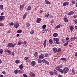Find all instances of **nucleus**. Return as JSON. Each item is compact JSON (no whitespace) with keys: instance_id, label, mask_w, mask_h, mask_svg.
I'll list each match as a JSON object with an SVG mask.
<instances>
[{"instance_id":"nucleus-1","label":"nucleus","mask_w":77,"mask_h":77,"mask_svg":"<svg viewBox=\"0 0 77 77\" xmlns=\"http://www.w3.org/2000/svg\"><path fill=\"white\" fill-rule=\"evenodd\" d=\"M59 39L58 38H53V41L54 43H56L57 44H59L60 42L59 41Z\"/></svg>"},{"instance_id":"nucleus-2","label":"nucleus","mask_w":77,"mask_h":77,"mask_svg":"<svg viewBox=\"0 0 77 77\" xmlns=\"http://www.w3.org/2000/svg\"><path fill=\"white\" fill-rule=\"evenodd\" d=\"M69 71V69L67 67H66L64 68L63 70V72L64 73H67Z\"/></svg>"},{"instance_id":"nucleus-3","label":"nucleus","mask_w":77,"mask_h":77,"mask_svg":"<svg viewBox=\"0 0 77 77\" xmlns=\"http://www.w3.org/2000/svg\"><path fill=\"white\" fill-rule=\"evenodd\" d=\"M55 69H56V70H58L59 71V72H61V73H63V71L62 69H60L59 66L56 67Z\"/></svg>"},{"instance_id":"nucleus-4","label":"nucleus","mask_w":77,"mask_h":77,"mask_svg":"<svg viewBox=\"0 0 77 77\" xmlns=\"http://www.w3.org/2000/svg\"><path fill=\"white\" fill-rule=\"evenodd\" d=\"M24 60H25L26 62H29L30 61V58H29V57H26L24 58Z\"/></svg>"},{"instance_id":"nucleus-5","label":"nucleus","mask_w":77,"mask_h":77,"mask_svg":"<svg viewBox=\"0 0 77 77\" xmlns=\"http://www.w3.org/2000/svg\"><path fill=\"white\" fill-rule=\"evenodd\" d=\"M69 5V2L68 1L65 2L63 5V6H66Z\"/></svg>"},{"instance_id":"nucleus-6","label":"nucleus","mask_w":77,"mask_h":77,"mask_svg":"<svg viewBox=\"0 0 77 77\" xmlns=\"http://www.w3.org/2000/svg\"><path fill=\"white\" fill-rule=\"evenodd\" d=\"M8 47H14V45H13V43H9L8 44Z\"/></svg>"},{"instance_id":"nucleus-7","label":"nucleus","mask_w":77,"mask_h":77,"mask_svg":"<svg viewBox=\"0 0 77 77\" xmlns=\"http://www.w3.org/2000/svg\"><path fill=\"white\" fill-rule=\"evenodd\" d=\"M14 27L15 28H18L19 27V23H15L14 24Z\"/></svg>"},{"instance_id":"nucleus-8","label":"nucleus","mask_w":77,"mask_h":77,"mask_svg":"<svg viewBox=\"0 0 77 77\" xmlns=\"http://www.w3.org/2000/svg\"><path fill=\"white\" fill-rule=\"evenodd\" d=\"M29 75L30 77H35V75L32 72H30L29 73Z\"/></svg>"},{"instance_id":"nucleus-9","label":"nucleus","mask_w":77,"mask_h":77,"mask_svg":"<svg viewBox=\"0 0 77 77\" xmlns=\"http://www.w3.org/2000/svg\"><path fill=\"white\" fill-rule=\"evenodd\" d=\"M4 17H5V16H0V21H2L4 20Z\"/></svg>"},{"instance_id":"nucleus-10","label":"nucleus","mask_w":77,"mask_h":77,"mask_svg":"<svg viewBox=\"0 0 77 77\" xmlns=\"http://www.w3.org/2000/svg\"><path fill=\"white\" fill-rule=\"evenodd\" d=\"M31 64L32 66H35L36 65V62L34 61H32L31 63Z\"/></svg>"},{"instance_id":"nucleus-11","label":"nucleus","mask_w":77,"mask_h":77,"mask_svg":"<svg viewBox=\"0 0 77 77\" xmlns=\"http://www.w3.org/2000/svg\"><path fill=\"white\" fill-rule=\"evenodd\" d=\"M24 5L23 4L22 5L20 6L19 8L21 11H22L23 9L24 8Z\"/></svg>"},{"instance_id":"nucleus-12","label":"nucleus","mask_w":77,"mask_h":77,"mask_svg":"<svg viewBox=\"0 0 77 77\" xmlns=\"http://www.w3.org/2000/svg\"><path fill=\"white\" fill-rule=\"evenodd\" d=\"M45 56L43 54H41L39 57L40 59H42L43 58H44Z\"/></svg>"},{"instance_id":"nucleus-13","label":"nucleus","mask_w":77,"mask_h":77,"mask_svg":"<svg viewBox=\"0 0 77 77\" xmlns=\"http://www.w3.org/2000/svg\"><path fill=\"white\" fill-rule=\"evenodd\" d=\"M74 14V11H70L68 13V15H73Z\"/></svg>"},{"instance_id":"nucleus-14","label":"nucleus","mask_w":77,"mask_h":77,"mask_svg":"<svg viewBox=\"0 0 77 77\" xmlns=\"http://www.w3.org/2000/svg\"><path fill=\"white\" fill-rule=\"evenodd\" d=\"M23 72H24V70L21 69L18 71V73L19 74H21Z\"/></svg>"},{"instance_id":"nucleus-15","label":"nucleus","mask_w":77,"mask_h":77,"mask_svg":"<svg viewBox=\"0 0 77 77\" xmlns=\"http://www.w3.org/2000/svg\"><path fill=\"white\" fill-rule=\"evenodd\" d=\"M53 51L55 53H57V48H54L53 49Z\"/></svg>"},{"instance_id":"nucleus-16","label":"nucleus","mask_w":77,"mask_h":77,"mask_svg":"<svg viewBox=\"0 0 77 77\" xmlns=\"http://www.w3.org/2000/svg\"><path fill=\"white\" fill-rule=\"evenodd\" d=\"M53 37H57V36H58V34L56 33H54L53 34Z\"/></svg>"},{"instance_id":"nucleus-17","label":"nucleus","mask_w":77,"mask_h":77,"mask_svg":"<svg viewBox=\"0 0 77 77\" xmlns=\"http://www.w3.org/2000/svg\"><path fill=\"white\" fill-rule=\"evenodd\" d=\"M41 21V19L40 18H38L37 20V22L38 23H40V22Z\"/></svg>"},{"instance_id":"nucleus-18","label":"nucleus","mask_w":77,"mask_h":77,"mask_svg":"<svg viewBox=\"0 0 77 77\" xmlns=\"http://www.w3.org/2000/svg\"><path fill=\"white\" fill-rule=\"evenodd\" d=\"M27 42L26 41H24L23 42V46L24 47H27Z\"/></svg>"},{"instance_id":"nucleus-19","label":"nucleus","mask_w":77,"mask_h":77,"mask_svg":"<svg viewBox=\"0 0 77 77\" xmlns=\"http://www.w3.org/2000/svg\"><path fill=\"white\" fill-rule=\"evenodd\" d=\"M46 43H47V40H45L44 41V42L43 43V45L44 47H46Z\"/></svg>"},{"instance_id":"nucleus-20","label":"nucleus","mask_w":77,"mask_h":77,"mask_svg":"<svg viewBox=\"0 0 77 77\" xmlns=\"http://www.w3.org/2000/svg\"><path fill=\"white\" fill-rule=\"evenodd\" d=\"M77 39V37H72L70 39V40L71 41H74V40H75V39Z\"/></svg>"},{"instance_id":"nucleus-21","label":"nucleus","mask_w":77,"mask_h":77,"mask_svg":"<svg viewBox=\"0 0 77 77\" xmlns=\"http://www.w3.org/2000/svg\"><path fill=\"white\" fill-rule=\"evenodd\" d=\"M46 4H47V5H50V4H51V3H50V2H49V1H48V0H45V1Z\"/></svg>"},{"instance_id":"nucleus-22","label":"nucleus","mask_w":77,"mask_h":77,"mask_svg":"<svg viewBox=\"0 0 77 77\" xmlns=\"http://www.w3.org/2000/svg\"><path fill=\"white\" fill-rule=\"evenodd\" d=\"M23 42L21 41H20L18 42L17 43V45H21V44H23Z\"/></svg>"},{"instance_id":"nucleus-23","label":"nucleus","mask_w":77,"mask_h":77,"mask_svg":"<svg viewBox=\"0 0 77 77\" xmlns=\"http://www.w3.org/2000/svg\"><path fill=\"white\" fill-rule=\"evenodd\" d=\"M69 41H67L64 44V47H66V46L67 45H68V42H69Z\"/></svg>"},{"instance_id":"nucleus-24","label":"nucleus","mask_w":77,"mask_h":77,"mask_svg":"<svg viewBox=\"0 0 77 77\" xmlns=\"http://www.w3.org/2000/svg\"><path fill=\"white\" fill-rule=\"evenodd\" d=\"M19 68L20 69H22L23 68V65L22 64L20 65L19 66Z\"/></svg>"},{"instance_id":"nucleus-25","label":"nucleus","mask_w":77,"mask_h":77,"mask_svg":"<svg viewBox=\"0 0 77 77\" xmlns=\"http://www.w3.org/2000/svg\"><path fill=\"white\" fill-rule=\"evenodd\" d=\"M49 42L50 44H52L53 42V40L51 39H50L49 40Z\"/></svg>"},{"instance_id":"nucleus-26","label":"nucleus","mask_w":77,"mask_h":77,"mask_svg":"<svg viewBox=\"0 0 77 77\" xmlns=\"http://www.w3.org/2000/svg\"><path fill=\"white\" fill-rule=\"evenodd\" d=\"M17 33H22V30L19 29L17 31Z\"/></svg>"},{"instance_id":"nucleus-27","label":"nucleus","mask_w":77,"mask_h":77,"mask_svg":"<svg viewBox=\"0 0 77 77\" xmlns=\"http://www.w3.org/2000/svg\"><path fill=\"white\" fill-rule=\"evenodd\" d=\"M64 20L65 22L66 23L68 22V19H67V18L66 17H65L64 19Z\"/></svg>"},{"instance_id":"nucleus-28","label":"nucleus","mask_w":77,"mask_h":77,"mask_svg":"<svg viewBox=\"0 0 77 77\" xmlns=\"http://www.w3.org/2000/svg\"><path fill=\"white\" fill-rule=\"evenodd\" d=\"M70 30L71 32H72L74 30V27L72 26H70Z\"/></svg>"},{"instance_id":"nucleus-29","label":"nucleus","mask_w":77,"mask_h":77,"mask_svg":"<svg viewBox=\"0 0 77 77\" xmlns=\"http://www.w3.org/2000/svg\"><path fill=\"white\" fill-rule=\"evenodd\" d=\"M5 52H6L7 53H11V51L8 50V49H5Z\"/></svg>"},{"instance_id":"nucleus-30","label":"nucleus","mask_w":77,"mask_h":77,"mask_svg":"<svg viewBox=\"0 0 77 77\" xmlns=\"http://www.w3.org/2000/svg\"><path fill=\"white\" fill-rule=\"evenodd\" d=\"M60 60L66 61V58H62L60 59Z\"/></svg>"},{"instance_id":"nucleus-31","label":"nucleus","mask_w":77,"mask_h":77,"mask_svg":"<svg viewBox=\"0 0 77 77\" xmlns=\"http://www.w3.org/2000/svg\"><path fill=\"white\" fill-rule=\"evenodd\" d=\"M47 27V25L45 24L43 25L42 26V28L43 29H45V28Z\"/></svg>"},{"instance_id":"nucleus-32","label":"nucleus","mask_w":77,"mask_h":77,"mask_svg":"<svg viewBox=\"0 0 77 77\" xmlns=\"http://www.w3.org/2000/svg\"><path fill=\"white\" fill-rule=\"evenodd\" d=\"M61 26V25H60V24H59L58 25H57L56 26V27L57 29H59L60 28V27Z\"/></svg>"},{"instance_id":"nucleus-33","label":"nucleus","mask_w":77,"mask_h":77,"mask_svg":"<svg viewBox=\"0 0 77 77\" xmlns=\"http://www.w3.org/2000/svg\"><path fill=\"white\" fill-rule=\"evenodd\" d=\"M38 63H42V60L41 59H38Z\"/></svg>"},{"instance_id":"nucleus-34","label":"nucleus","mask_w":77,"mask_h":77,"mask_svg":"<svg viewBox=\"0 0 77 77\" xmlns=\"http://www.w3.org/2000/svg\"><path fill=\"white\" fill-rule=\"evenodd\" d=\"M54 75H57V71L56 70H54Z\"/></svg>"},{"instance_id":"nucleus-35","label":"nucleus","mask_w":77,"mask_h":77,"mask_svg":"<svg viewBox=\"0 0 77 77\" xmlns=\"http://www.w3.org/2000/svg\"><path fill=\"white\" fill-rule=\"evenodd\" d=\"M3 5H0V9L1 10H2V9H3Z\"/></svg>"},{"instance_id":"nucleus-36","label":"nucleus","mask_w":77,"mask_h":77,"mask_svg":"<svg viewBox=\"0 0 77 77\" xmlns=\"http://www.w3.org/2000/svg\"><path fill=\"white\" fill-rule=\"evenodd\" d=\"M45 57H48V54L46 53L45 54Z\"/></svg>"},{"instance_id":"nucleus-37","label":"nucleus","mask_w":77,"mask_h":77,"mask_svg":"<svg viewBox=\"0 0 77 77\" xmlns=\"http://www.w3.org/2000/svg\"><path fill=\"white\" fill-rule=\"evenodd\" d=\"M73 23L75 24H77V20H73Z\"/></svg>"},{"instance_id":"nucleus-38","label":"nucleus","mask_w":77,"mask_h":77,"mask_svg":"<svg viewBox=\"0 0 77 77\" xmlns=\"http://www.w3.org/2000/svg\"><path fill=\"white\" fill-rule=\"evenodd\" d=\"M18 70L16 69L14 71V73L15 74H18Z\"/></svg>"},{"instance_id":"nucleus-39","label":"nucleus","mask_w":77,"mask_h":77,"mask_svg":"<svg viewBox=\"0 0 77 77\" xmlns=\"http://www.w3.org/2000/svg\"><path fill=\"white\" fill-rule=\"evenodd\" d=\"M49 14L48 13H47V15H45V17L46 18H48L49 17Z\"/></svg>"},{"instance_id":"nucleus-40","label":"nucleus","mask_w":77,"mask_h":77,"mask_svg":"<svg viewBox=\"0 0 77 77\" xmlns=\"http://www.w3.org/2000/svg\"><path fill=\"white\" fill-rule=\"evenodd\" d=\"M15 63L17 64H18V63H19V60H15Z\"/></svg>"},{"instance_id":"nucleus-41","label":"nucleus","mask_w":77,"mask_h":77,"mask_svg":"<svg viewBox=\"0 0 77 77\" xmlns=\"http://www.w3.org/2000/svg\"><path fill=\"white\" fill-rule=\"evenodd\" d=\"M9 26H14V23L13 22H10L9 23Z\"/></svg>"},{"instance_id":"nucleus-42","label":"nucleus","mask_w":77,"mask_h":77,"mask_svg":"<svg viewBox=\"0 0 77 77\" xmlns=\"http://www.w3.org/2000/svg\"><path fill=\"white\" fill-rule=\"evenodd\" d=\"M30 9H31V7H30V6H28V7L27 10L28 11H30Z\"/></svg>"},{"instance_id":"nucleus-43","label":"nucleus","mask_w":77,"mask_h":77,"mask_svg":"<svg viewBox=\"0 0 77 77\" xmlns=\"http://www.w3.org/2000/svg\"><path fill=\"white\" fill-rule=\"evenodd\" d=\"M42 61L43 63H46V62L47 61V60L45 59H43Z\"/></svg>"},{"instance_id":"nucleus-44","label":"nucleus","mask_w":77,"mask_h":77,"mask_svg":"<svg viewBox=\"0 0 77 77\" xmlns=\"http://www.w3.org/2000/svg\"><path fill=\"white\" fill-rule=\"evenodd\" d=\"M3 50L2 49H1L0 50V54H2L3 53Z\"/></svg>"},{"instance_id":"nucleus-45","label":"nucleus","mask_w":77,"mask_h":77,"mask_svg":"<svg viewBox=\"0 0 77 77\" xmlns=\"http://www.w3.org/2000/svg\"><path fill=\"white\" fill-rule=\"evenodd\" d=\"M30 34L31 35H33L34 33V30H32L30 32Z\"/></svg>"},{"instance_id":"nucleus-46","label":"nucleus","mask_w":77,"mask_h":77,"mask_svg":"<svg viewBox=\"0 0 77 77\" xmlns=\"http://www.w3.org/2000/svg\"><path fill=\"white\" fill-rule=\"evenodd\" d=\"M49 74L50 75H53V72L52 71H50L49 72Z\"/></svg>"},{"instance_id":"nucleus-47","label":"nucleus","mask_w":77,"mask_h":77,"mask_svg":"<svg viewBox=\"0 0 77 77\" xmlns=\"http://www.w3.org/2000/svg\"><path fill=\"white\" fill-rule=\"evenodd\" d=\"M71 2L72 4H75V1L74 0H72Z\"/></svg>"},{"instance_id":"nucleus-48","label":"nucleus","mask_w":77,"mask_h":77,"mask_svg":"<svg viewBox=\"0 0 77 77\" xmlns=\"http://www.w3.org/2000/svg\"><path fill=\"white\" fill-rule=\"evenodd\" d=\"M60 51H61V49H60V48H59L58 49L57 51V53H59V52H60Z\"/></svg>"},{"instance_id":"nucleus-49","label":"nucleus","mask_w":77,"mask_h":77,"mask_svg":"<svg viewBox=\"0 0 77 77\" xmlns=\"http://www.w3.org/2000/svg\"><path fill=\"white\" fill-rule=\"evenodd\" d=\"M44 30H43V32H44H44H47V31H48V29H44Z\"/></svg>"},{"instance_id":"nucleus-50","label":"nucleus","mask_w":77,"mask_h":77,"mask_svg":"<svg viewBox=\"0 0 77 77\" xmlns=\"http://www.w3.org/2000/svg\"><path fill=\"white\" fill-rule=\"evenodd\" d=\"M0 26L3 27V26H4V24L3 23H0Z\"/></svg>"},{"instance_id":"nucleus-51","label":"nucleus","mask_w":77,"mask_h":77,"mask_svg":"<svg viewBox=\"0 0 77 77\" xmlns=\"http://www.w3.org/2000/svg\"><path fill=\"white\" fill-rule=\"evenodd\" d=\"M72 71L73 74H75V71H74V69H72Z\"/></svg>"},{"instance_id":"nucleus-52","label":"nucleus","mask_w":77,"mask_h":77,"mask_svg":"<svg viewBox=\"0 0 77 77\" xmlns=\"http://www.w3.org/2000/svg\"><path fill=\"white\" fill-rule=\"evenodd\" d=\"M2 73L3 74L5 75L6 74V72L5 71H4L2 72Z\"/></svg>"},{"instance_id":"nucleus-53","label":"nucleus","mask_w":77,"mask_h":77,"mask_svg":"<svg viewBox=\"0 0 77 77\" xmlns=\"http://www.w3.org/2000/svg\"><path fill=\"white\" fill-rule=\"evenodd\" d=\"M26 25L28 27H30V23H27L26 24Z\"/></svg>"},{"instance_id":"nucleus-54","label":"nucleus","mask_w":77,"mask_h":77,"mask_svg":"<svg viewBox=\"0 0 77 77\" xmlns=\"http://www.w3.org/2000/svg\"><path fill=\"white\" fill-rule=\"evenodd\" d=\"M46 65H49L50 64V63H49V62L47 61H46Z\"/></svg>"},{"instance_id":"nucleus-55","label":"nucleus","mask_w":77,"mask_h":77,"mask_svg":"<svg viewBox=\"0 0 77 77\" xmlns=\"http://www.w3.org/2000/svg\"><path fill=\"white\" fill-rule=\"evenodd\" d=\"M39 12H40V13H41V14L42 12H44V11H43V10H40L39 11Z\"/></svg>"},{"instance_id":"nucleus-56","label":"nucleus","mask_w":77,"mask_h":77,"mask_svg":"<svg viewBox=\"0 0 77 77\" xmlns=\"http://www.w3.org/2000/svg\"><path fill=\"white\" fill-rule=\"evenodd\" d=\"M73 17L74 18H77V15H74L73 16Z\"/></svg>"},{"instance_id":"nucleus-57","label":"nucleus","mask_w":77,"mask_h":77,"mask_svg":"<svg viewBox=\"0 0 77 77\" xmlns=\"http://www.w3.org/2000/svg\"><path fill=\"white\" fill-rule=\"evenodd\" d=\"M23 19H24L25 18H26V16H24V15H23Z\"/></svg>"},{"instance_id":"nucleus-58","label":"nucleus","mask_w":77,"mask_h":77,"mask_svg":"<svg viewBox=\"0 0 77 77\" xmlns=\"http://www.w3.org/2000/svg\"><path fill=\"white\" fill-rule=\"evenodd\" d=\"M23 76L24 77H27V75L26 74H23Z\"/></svg>"},{"instance_id":"nucleus-59","label":"nucleus","mask_w":77,"mask_h":77,"mask_svg":"<svg viewBox=\"0 0 77 77\" xmlns=\"http://www.w3.org/2000/svg\"><path fill=\"white\" fill-rule=\"evenodd\" d=\"M58 77H62V76L60 74L58 75Z\"/></svg>"},{"instance_id":"nucleus-60","label":"nucleus","mask_w":77,"mask_h":77,"mask_svg":"<svg viewBox=\"0 0 77 77\" xmlns=\"http://www.w3.org/2000/svg\"><path fill=\"white\" fill-rule=\"evenodd\" d=\"M63 43H65V39H63Z\"/></svg>"},{"instance_id":"nucleus-61","label":"nucleus","mask_w":77,"mask_h":77,"mask_svg":"<svg viewBox=\"0 0 77 77\" xmlns=\"http://www.w3.org/2000/svg\"><path fill=\"white\" fill-rule=\"evenodd\" d=\"M24 15V16H26H26H27V13H25Z\"/></svg>"},{"instance_id":"nucleus-62","label":"nucleus","mask_w":77,"mask_h":77,"mask_svg":"<svg viewBox=\"0 0 77 77\" xmlns=\"http://www.w3.org/2000/svg\"><path fill=\"white\" fill-rule=\"evenodd\" d=\"M17 37H18V36H20V34H17L16 35Z\"/></svg>"},{"instance_id":"nucleus-63","label":"nucleus","mask_w":77,"mask_h":77,"mask_svg":"<svg viewBox=\"0 0 77 77\" xmlns=\"http://www.w3.org/2000/svg\"><path fill=\"white\" fill-rule=\"evenodd\" d=\"M75 56H76V57H77V52H76V53L75 54Z\"/></svg>"},{"instance_id":"nucleus-64","label":"nucleus","mask_w":77,"mask_h":77,"mask_svg":"<svg viewBox=\"0 0 77 77\" xmlns=\"http://www.w3.org/2000/svg\"><path fill=\"white\" fill-rule=\"evenodd\" d=\"M0 77H3V75H0Z\"/></svg>"}]
</instances>
